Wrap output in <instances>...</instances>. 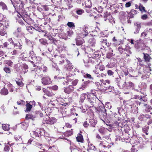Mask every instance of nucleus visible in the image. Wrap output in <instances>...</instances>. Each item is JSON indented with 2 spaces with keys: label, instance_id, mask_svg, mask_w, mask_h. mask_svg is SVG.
Here are the masks:
<instances>
[{
  "label": "nucleus",
  "instance_id": "nucleus-1",
  "mask_svg": "<svg viewBox=\"0 0 152 152\" xmlns=\"http://www.w3.org/2000/svg\"><path fill=\"white\" fill-rule=\"evenodd\" d=\"M96 100H99L95 96L92 97L88 95L87 98H86L85 101V102L86 103V104L87 105L88 107L90 109L94 106L96 103Z\"/></svg>",
  "mask_w": 152,
  "mask_h": 152
},
{
  "label": "nucleus",
  "instance_id": "nucleus-2",
  "mask_svg": "<svg viewBox=\"0 0 152 152\" xmlns=\"http://www.w3.org/2000/svg\"><path fill=\"white\" fill-rule=\"evenodd\" d=\"M42 68L38 66L31 71V74L34 75L35 77L37 78L38 77L43 76L44 75L42 73Z\"/></svg>",
  "mask_w": 152,
  "mask_h": 152
},
{
  "label": "nucleus",
  "instance_id": "nucleus-3",
  "mask_svg": "<svg viewBox=\"0 0 152 152\" xmlns=\"http://www.w3.org/2000/svg\"><path fill=\"white\" fill-rule=\"evenodd\" d=\"M131 142L133 144V146L138 149L141 148L142 147V139H138L137 137L131 140Z\"/></svg>",
  "mask_w": 152,
  "mask_h": 152
},
{
  "label": "nucleus",
  "instance_id": "nucleus-4",
  "mask_svg": "<svg viewBox=\"0 0 152 152\" xmlns=\"http://www.w3.org/2000/svg\"><path fill=\"white\" fill-rule=\"evenodd\" d=\"M85 66L86 67H89L91 64H96L97 61L96 58L90 57L87 59H85L83 60Z\"/></svg>",
  "mask_w": 152,
  "mask_h": 152
},
{
  "label": "nucleus",
  "instance_id": "nucleus-5",
  "mask_svg": "<svg viewBox=\"0 0 152 152\" xmlns=\"http://www.w3.org/2000/svg\"><path fill=\"white\" fill-rule=\"evenodd\" d=\"M97 111L98 112L99 117L104 122V121L102 119V118H106L107 114L104 106L103 105L99 108H98Z\"/></svg>",
  "mask_w": 152,
  "mask_h": 152
},
{
  "label": "nucleus",
  "instance_id": "nucleus-6",
  "mask_svg": "<svg viewBox=\"0 0 152 152\" xmlns=\"http://www.w3.org/2000/svg\"><path fill=\"white\" fill-rule=\"evenodd\" d=\"M41 77H42L41 82L43 85H47L50 84L51 83L50 79L48 76V74H44Z\"/></svg>",
  "mask_w": 152,
  "mask_h": 152
},
{
  "label": "nucleus",
  "instance_id": "nucleus-7",
  "mask_svg": "<svg viewBox=\"0 0 152 152\" xmlns=\"http://www.w3.org/2000/svg\"><path fill=\"white\" fill-rule=\"evenodd\" d=\"M151 64H148V66H146L145 67L143 68V72H141L140 73L142 74V75H145L144 74L146 73L147 74L148 76L149 75L151 74V73L150 72L151 70Z\"/></svg>",
  "mask_w": 152,
  "mask_h": 152
},
{
  "label": "nucleus",
  "instance_id": "nucleus-8",
  "mask_svg": "<svg viewBox=\"0 0 152 152\" xmlns=\"http://www.w3.org/2000/svg\"><path fill=\"white\" fill-rule=\"evenodd\" d=\"M140 92L144 96L135 95L134 97V98L136 99H139L141 101H142L144 102H146L147 101V98L146 97L147 95L145 94V93L144 92L142 93L140 91Z\"/></svg>",
  "mask_w": 152,
  "mask_h": 152
},
{
  "label": "nucleus",
  "instance_id": "nucleus-9",
  "mask_svg": "<svg viewBox=\"0 0 152 152\" xmlns=\"http://www.w3.org/2000/svg\"><path fill=\"white\" fill-rule=\"evenodd\" d=\"M100 44L105 49L106 47H108L109 45V43H108L107 39L105 38H101L99 39Z\"/></svg>",
  "mask_w": 152,
  "mask_h": 152
},
{
  "label": "nucleus",
  "instance_id": "nucleus-10",
  "mask_svg": "<svg viewBox=\"0 0 152 152\" xmlns=\"http://www.w3.org/2000/svg\"><path fill=\"white\" fill-rule=\"evenodd\" d=\"M75 88L72 85H69L68 86L64 88V91L66 94H69L74 90Z\"/></svg>",
  "mask_w": 152,
  "mask_h": 152
},
{
  "label": "nucleus",
  "instance_id": "nucleus-11",
  "mask_svg": "<svg viewBox=\"0 0 152 152\" xmlns=\"http://www.w3.org/2000/svg\"><path fill=\"white\" fill-rule=\"evenodd\" d=\"M27 30L31 34H33L34 33H35V32L37 31H38L39 32L40 31H42V32L43 31L42 30H41L40 28L37 27H36V28H34L32 26L28 27L27 29Z\"/></svg>",
  "mask_w": 152,
  "mask_h": 152
},
{
  "label": "nucleus",
  "instance_id": "nucleus-12",
  "mask_svg": "<svg viewBox=\"0 0 152 152\" xmlns=\"http://www.w3.org/2000/svg\"><path fill=\"white\" fill-rule=\"evenodd\" d=\"M135 30L134 31V33L137 34L139 33L140 30L141 28V24L139 22H136L134 23Z\"/></svg>",
  "mask_w": 152,
  "mask_h": 152
},
{
  "label": "nucleus",
  "instance_id": "nucleus-13",
  "mask_svg": "<svg viewBox=\"0 0 152 152\" xmlns=\"http://www.w3.org/2000/svg\"><path fill=\"white\" fill-rule=\"evenodd\" d=\"M42 91L44 93V95H46L48 96H52L54 95L53 93L51 90H48L44 88L42 89Z\"/></svg>",
  "mask_w": 152,
  "mask_h": 152
},
{
  "label": "nucleus",
  "instance_id": "nucleus-14",
  "mask_svg": "<svg viewBox=\"0 0 152 152\" xmlns=\"http://www.w3.org/2000/svg\"><path fill=\"white\" fill-rule=\"evenodd\" d=\"M46 124H52L55 123L57 121V119L54 117L49 118L48 119L45 120Z\"/></svg>",
  "mask_w": 152,
  "mask_h": 152
},
{
  "label": "nucleus",
  "instance_id": "nucleus-15",
  "mask_svg": "<svg viewBox=\"0 0 152 152\" xmlns=\"http://www.w3.org/2000/svg\"><path fill=\"white\" fill-rule=\"evenodd\" d=\"M88 95L86 94L83 93L81 94L80 96L79 102L80 103H82L84 102V100L87 98Z\"/></svg>",
  "mask_w": 152,
  "mask_h": 152
},
{
  "label": "nucleus",
  "instance_id": "nucleus-16",
  "mask_svg": "<svg viewBox=\"0 0 152 152\" xmlns=\"http://www.w3.org/2000/svg\"><path fill=\"white\" fill-rule=\"evenodd\" d=\"M90 28L91 27L88 25H85L83 28V31L86 34L88 35L90 31Z\"/></svg>",
  "mask_w": 152,
  "mask_h": 152
},
{
  "label": "nucleus",
  "instance_id": "nucleus-17",
  "mask_svg": "<svg viewBox=\"0 0 152 152\" xmlns=\"http://www.w3.org/2000/svg\"><path fill=\"white\" fill-rule=\"evenodd\" d=\"M115 66V63L113 60H111L110 61L108 62L106 65V66L108 68H112Z\"/></svg>",
  "mask_w": 152,
  "mask_h": 152
},
{
  "label": "nucleus",
  "instance_id": "nucleus-18",
  "mask_svg": "<svg viewBox=\"0 0 152 152\" xmlns=\"http://www.w3.org/2000/svg\"><path fill=\"white\" fill-rule=\"evenodd\" d=\"M144 111L146 112H149L152 109V107L147 104H144Z\"/></svg>",
  "mask_w": 152,
  "mask_h": 152
},
{
  "label": "nucleus",
  "instance_id": "nucleus-19",
  "mask_svg": "<svg viewBox=\"0 0 152 152\" xmlns=\"http://www.w3.org/2000/svg\"><path fill=\"white\" fill-rule=\"evenodd\" d=\"M143 54L144 55L143 58L145 61L147 62H149L150 60L151 59L150 56L147 53H143Z\"/></svg>",
  "mask_w": 152,
  "mask_h": 152
},
{
  "label": "nucleus",
  "instance_id": "nucleus-20",
  "mask_svg": "<svg viewBox=\"0 0 152 152\" xmlns=\"http://www.w3.org/2000/svg\"><path fill=\"white\" fill-rule=\"evenodd\" d=\"M37 117L36 115H33L32 114H26V118L27 120L29 119H32L33 120H34L35 118Z\"/></svg>",
  "mask_w": 152,
  "mask_h": 152
},
{
  "label": "nucleus",
  "instance_id": "nucleus-21",
  "mask_svg": "<svg viewBox=\"0 0 152 152\" xmlns=\"http://www.w3.org/2000/svg\"><path fill=\"white\" fill-rule=\"evenodd\" d=\"M80 38H77V37L76 39V43L77 45H82L84 42L83 39L81 40Z\"/></svg>",
  "mask_w": 152,
  "mask_h": 152
},
{
  "label": "nucleus",
  "instance_id": "nucleus-22",
  "mask_svg": "<svg viewBox=\"0 0 152 152\" xmlns=\"http://www.w3.org/2000/svg\"><path fill=\"white\" fill-rule=\"evenodd\" d=\"M96 40L95 39H91L88 41L89 46L93 47L96 44Z\"/></svg>",
  "mask_w": 152,
  "mask_h": 152
},
{
  "label": "nucleus",
  "instance_id": "nucleus-23",
  "mask_svg": "<svg viewBox=\"0 0 152 152\" xmlns=\"http://www.w3.org/2000/svg\"><path fill=\"white\" fill-rule=\"evenodd\" d=\"M88 35L86 34L85 33L83 32L82 33H80L79 34H77V38H80L82 39H83V38H85V37L87 36Z\"/></svg>",
  "mask_w": 152,
  "mask_h": 152
},
{
  "label": "nucleus",
  "instance_id": "nucleus-24",
  "mask_svg": "<svg viewBox=\"0 0 152 152\" xmlns=\"http://www.w3.org/2000/svg\"><path fill=\"white\" fill-rule=\"evenodd\" d=\"M35 63H39L40 62L41 58L39 56H35L34 57L33 59H32Z\"/></svg>",
  "mask_w": 152,
  "mask_h": 152
},
{
  "label": "nucleus",
  "instance_id": "nucleus-25",
  "mask_svg": "<svg viewBox=\"0 0 152 152\" xmlns=\"http://www.w3.org/2000/svg\"><path fill=\"white\" fill-rule=\"evenodd\" d=\"M89 122L90 126L93 127H94L97 123L96 121L94 119H90Z\"/></svg>",
  "mask_w": 152,
  "mask_h": 152
},
{
  "label": "nucleus",
  "instance_id": "nucleus-26",
  "mask_svg": "<svg viewBox=\"0 0 152 152\" xmlns=\"http://www.w3.org/2000/svg\"><path fill=\"white\" fill-rule=\"evenodd\" d=\"M138 13V12L136 10H132L129 14L130 17L131 18H133L134 16L137 14Z\"/></svg>",
  "mask_w": 152,
  "mask_h": 152
},
{
  "label": "nucleus",
  "instance_id": "nucleus-27",
  "mask_svg": "<svg viewBox=\"0 0 152 152\" xmlns=\"http://www.w3.org/2000/svg\"><path fill=\"white\" fill-rule=\"evenodd\" d=\"M77 140L78 142H83V136L80 134H79L76 137Z\"/></svg>",
  "mask_w": 152,
  "mask_h": 152
},
{
  "label": "nucleus",
  "instance_id": "nucleus-28",
  "mask_svg": "<svg viewBox=\"0 0 152 152\" xmlns=\"http://www.w3.org/2000/svg\"><path fill=\"white\" fill-rule=\"evenodd\" d=\"M0 93L2 95H6L8 94V91L7 89L4 88L1 90Z\"/></svg>",
  "mask_w": 152,
  "mask_h": 152
},
{
  "label": "nucleus",
  "instance_id": "nucleus-29",
  "mask_svg": "<svg viewBox=\"0 0 152 152\" xmlns=\"http://www.w3.org/2000/svg\"><path fill=\"white\" fill-rule=\"evenodd\" d=\"M52 7L50 5H42L41 6V8L42 9V10H44L45 11H48L49 9H50L51 7Z\"/></svg>",
  "mask_w": 152,
  "mask_h": 152
},
{
  "label": "nucleus",
  "instance_id": "nucleus-30",
  "mask_svg": "<svg viewBox=\"0 0 152 152\" xmlns=\"http://www.w3.org/2000/svg\"><path fill=\"white\" fill-rule=\"evenodd\" d=\"M0 6L3 10H7V7L6 4L3 2H0Z\"/></svg>",
  "mask_w": 152,
  "mask_h": 152
},
{
  "label": "nucleus",
  "instance_id": "nucleus-31",
  "mask_svg": "<svg viewBox=\"0 0 152 152\" xmlns=\"http://www.w3.org/2000/svg\"><path fill=\"white\" fill-rule=\"evenodd\" d=\"M85 7L86 8H90L91 7V3L90 0H88L85 2Z\"/></svg>",
  "mask_w": 152,
  "mask_h": 152
},
{
  "label": "nucleus",
  "instance_id": "nucleus-32",
  "mask_svg": "<svg viewBox=\"0 0 152 152\" xmlns=\"http://www.w3.org/2000/svg\"><path fill=\"white\" fill-rule=\"evenodd\" d=\"M90 83V81L89 80L86 81L84 82L82 84L80 88H86L87 85Z\"/></svg>",
  "mask_w": 152,
  "mask_h": 152
},
{
  "label": "nucleus",
  "instance_id": "nucleus-33",
  "mask_svg": "<svg viewBox=\"0 0 152 152\" xmlns=\"http://www.w3.org/2000/svg\"><path fill=\"white\" fill-rule=\"evenodd\" d=\"M72 129H71V130L66 131L64 133V135L66 137H68L72 135L73 133L72 131Z\"/></svg>",
  "mask_w": 152,
  "mask_h": 152
},
{
  "label": "nucleus",
  "instance_id": "nucleus-34",
  "mask_svg": "<svg viewBox=\"0 0 152 152\" xmlns=\"http://www.w3.org/2000/svg\"><path fill=\"white\" fill-rule=\"evenodd\" d=\"M100 142L99 143V146L100 148H107V145H106V144H104V143H106V142H104L103 141H100Z\"/></svg>",
  "mask_w": 152,
  "mask_h": 152
},
{
  "label": "nucleus",
  "instance_id": "nucleus-35",
  "mask_svg": "<svg viewBox=\"0 0 152 152\" xmlns=\"http://www.w3.org/2000/svg\"><path fill=\"white\" fill-rule=\"evenodd\" d=\"M26 109L25 110L26 111H30L31 109L32 105L30 103H27L26 105Z\"/></svg>",
  "mask_w": 152,
  "mask_h": 152
},
{
  "label": "nucleus",
  "instance_id": "nucleus-36",
  "mask_svg": "<svg viewBox=\"0 0 152 152\" xmlns=\"http://www.w3.org/2000/svg\"><path fill=\"white\" fill-rule=\"evenodd\" d=\"M139 10L142 12H146L147 11L145 10V9L142 5L141 4H139Z\"/></svg>",
  "mask_w": 152,
  "mask_h": 152
},
{
  "label": "nucleus",
  "instance_id": "nucleus-37",
  "mask_svg": "<svg viewBox=\"0 0 152 152\" xmlns=\"http://www.w3.org/2000/svg\"><path fill=\"white\" fill-rule=\"evenodd\" d=\"M4 71L7 74H10L11 71L10 68L5 67L3 68Z\"/></svg>",
  "mask_w": 152,
  "mask_h": 152
},
{
  "label": "nucleus",
  "instance_id": "nucleus-38",
  "mask_svg": "<svg viewBox=\"0 0 152 152\" xmlns=\"http://www.w3.org/2000/svg\"><path fill=\"white\" fill-rule=\"evenodd\" d=\"M2 127L5 131H8L10 129L9 125L8 124H2Z\"/></svg>",
  "mask_w": 152,
  "mask_h": 152
},
{
  "label": "nucleus",
  "instance_id": "nucleus-39",
  "mask_svg": "<svg viewBox=\"0 0 152 152\" xmlns=\"http://www.w3.org/2000/svg\"><path fill=\"white\" fill-rule=\"evenodd\" d=\"M40 43L44 45H46L48 44L46 40L44 39H42L39 40Z\"/></svg>",
  "mask_w": 152,
  "mask_h": 152
},
{
  "label": "nucleus",
  "instance_id": "nucleus-40",
  "mask_svg": "<svg viewBox=\"0 0 152 152\" xmlns=\"http://www.w3.org/2000/svg\"><path fill=\"white\" fill-rule=\"evenodd\" d=\"M3 22L4 24V28H7V26H9V22L8 21L5 20L4 21H1Z\"/></svg>",
  "mask_w": 152,
  "mask_h": 152
},
{
  "label": "nucleus",
  "instance_id": "nucleus-41",
  "mask_svg": "<svg viewBox=\"0 0 152 152\" xmlns=\"http://www.w3.org/2000/svg\"><path fill=\"white\" fill-rule=\"evenodd\" d=\"M149 129V126H145L142 129V130L143 132L145 133V134L147 135H148V134L147 132L148 130Z\"/></svg>",
  "mask_w": 152,
  "mask_h": 152
},
{
  "label": "nucleus",
  "instance_id": "nucleus-42",
  "mask_svg": "<svg viewBox=\"0 0 152 152\" xmlns=\"http://www.w3.org/2000/svg\"><path fill=\"white\" fill-rule=\"evenodd\" d=\"M8 88L10 92H13L14 90V88L12 84H9L8 86Z\"/></svg>",
  "mask_w": 152,
  "mask_h": 152
},
{
  "label": "nucleus",
  "instance_id": "nucleus-43",
  "mask_svg": "<svg viewBox=\"0 0 152 152\" xmlns=\"http://www.w3.org/2000/svg\"><path fill=\"white\" fill-rule=\"evenodd\" d=\"M83 77L85 78H87L90 80H93L94 78L90 74H87L83 75Z\"/></svg>",
  "mask_w": 152,
  "mask_h": 152
},
{
  "label": "nucleus",
  "instance_id": "nucleus-44",
  "mask_svg": "<svg viewBox=\"0 0 152 152\" xmlns=\"http://www.w3.org/2000/svg\"><path fill=\"white\" fill-rule=\"evenodd\" d=\"M14 45V47H18L20 49H21L22 47V45L20 44V42H18L17 43H14L13 44Z\"/></svg>",
  "mask_w": 152,
  "mask_h": 152
},
{
  "label": "nucleus",
  "instance_id": "nucleus-45",
  "mask_svg": "<svg viewBox=\"0 0 152 152\" xmlns=\"http://www.w3.org/2000/svg\"><path fill=\"white\" fill-rule=\"evenodd\" d=\"M5 62L6 64L9 66H12L13 65V63L11 60H6Z\"/></svg>",
  "mask_w": 152,
  "mask_h": 152
},
{
  "label": "nucleus",
  "instance_id": "nucleus-46",
  "mask_svg": "<svg viewBox=\"0 0 152 152\" xmlns=\"http://www.w3.org/2000/svg\"><path fill=\"white\" fill-rule=\"evenodd\" d=\"M118 49L120 54L123 53L124 52L125 50V49L123 48L121 46H120L118 47Z\"/></svg>",
  "mask_w": 152,
  "mask_h": 152
},
{
  "label": "nucleus",
  "instance_id": "nucleus-47",
  "mask_svg": "<svg viewBox=\"0 0 152 152\" xmlns=\"http://www.w3.org/2000/svg\"><path fill=\"white\" fill-rule=\"evenodd\" d=\"M67 25L70 28H73L75 27L74 23L72 22H69L67 23Z\"/></svg>",
  "mask_w": 152,
  "mask_h": 152
},
{
  "label": "nucleus",
  "instance_id": "nucleus-48",
  "mask_svg": "<svg viewBox=\"0 0 152 152\" xmlns=\"http://www.w3.org/2000/svg\"><path fill=\"white\" fill-rule=\"evenodd\" d=\"M35 113L36 114V116H37V117L38 115H39L41 117H42L43 116V113L39 111H35Z\"/></svg>",
  "mask_w": 152,
  "mask_h": 152
},
{
  "label": "nucleus",
  "instance_id": "nucleus-49",
  "mask_svg": "<svg viewBox=\"0 0 152 152\" xmlns=\"http://www.w3.org/2000/svg\"><path fill=\"white\" fill-rule=\"evenodd\" d=\"M6 28H3V29H2L0 31V35L1 36H4L5 34H6V32L4 30Z\"/></svg>",
  "mask_w": 152,
  "mask_h": 152
},
{
  "label": "nucleus",
  "instance_id": "nucleus-50",
  "mask_svg": "<svg viewBox=\"0 0 152 152\" xmlns=\"http://www.w3.org/2000/svg\"><path fill=\"white\" fill-rule=\"evenodd\" d=\"M61 38L66 40H67L68 39V37L66 36V34L64 33H61Z\"/></svg>",
  "mask_w": 152,
  "mask_h": 152
},
{
  "label": "nucleus",
  "instance_id": "nucleus-51",
  "mask_svg": "<svg viewBox=\"0 0 152 152\" xmlns=\"http://www.w3.org/2000/svg\"><path fill=\"white\" fill-rule=\"evenodd\" d=\"M29 54L30 55L29 56L31 57V59H33L34 57L35 56L34 52L32 50L29 52Z\"/></svg>",
  "mask_w": 152,
  "mask_h": 152
},
{
  "label": "nucleus",
  "instance_id": "nucleus-52",
  "mask_svg": "<svg viewBox=\"0 0 152 152\" xmlns=\"http://www.w3.org/2000/svg\"><path fill=\"white\" fill-rule=\"evenodd\" d=\"M84 12V11L82 9L78 10L76 11V13L78 15H81Z\"/></svg>",
  "mask_w": 152,
  "mask_h": 152
},
{
  "label": "nucleus",
  "instance_id": "nucleus-53",
  "mask_svg": "<svg viewBox=\"0 0 152 152\" xmlns=\"http://www.w3.org/2000/svg\"><path fill=\"white\" fill-rule=\"evenodd\" d=\"M107 2L106 1L102 0L101 2V4L102 6L105 7H106L107 6Z\"/></svg>",
  "mask_w": 152,
  "mask_h": 152
},
{
  "label": "nucleus",
  "instance_id": "nucleus-54",
  "mask_svg": "<svg viewBox=\"0 0 152 152\" xmlns=\"http://www.w3.org/2000/svg\"><path fill=\"white\" fill-rule=\"evenodd\" d=\"M105 69V66L103 64H101L99 66V69L101 71H103Z\"/></svg>",
  "mask_w": 152,
  "mask_h": 152
},
{
  "label": "nucleus",
  "instance_id": "nucleus-55",
  "mask_svg": "<svg viewBox=\"0 0 152 152\" xmlns=\"http://www.w3.org/2000/svg\"><path fill=\"white\" fill-rule=\"evenodd\" d=\"M27 125L26 123H22L21 124V127L24 130H26L27 128Z\"/></svg>",
  "mask_w": 152,
  "mask_h": 152
},
{
  "label": "nucleus",
  "instance_id": "nucleus-56",
  "mask_svg": "<svg viewBox=\"0 0 152 152\" xmlns=\"http://www.w3.org/2000/svg\"><path fill=\"white\" fill-rule=\"evenodd\" d=\"M110 141L109 142H106V143H104V144H106V145H107V148H110L111 146V145H113V143L110 142Z\"/></svg>",
  "mask_w": 152,
  "mask_h": 152
},
{
  "label": "nucleus",
  "instance_id": "nucleus-57",
  "mask_svg": "<svg viewBox=\"0 0 152 152\" xmlns=\"http://www.w3.org/2000/svg\"><path fill=\"white\" fill-rule=\"evenodd\" d=\"M16 83L18 86L21 87L23 86L24 85L23 83L21 81H16Z\"/></svg>",
  "mask_w": 152,
  "mask_h": 152
},
{
  "label": "nucleus",
  "instance_id": "nucleus-58",
  "mask_svg": "<svg viewBox=\"0 0 152 152\" xmlns=\"http://www.w3.org/2000/svg\"><path fill=\"white\" fill-rule=\"evenodd\" d=\"M99 36L100 38L107 37V35H105L103 31H100V32Z\"/></svg>",
  "mask_w": 152,
  "mask_h": 152
},
{
  "label": "nucleus",
  "instance_id": "nucleus-59",
  "mask_svg": "<svg viewBox=\"0 0 152 152\" xmlns=\"http://www.w3.org/2000/svg\"><path fill=\"white\" fill-rule=\"evenodd\" d=\"M139 119L141 121L145 120L144 114H142L140 115V116L139 117Z\"/></svg>",
  "mask_w": 152,
  "mask_h": 152
},
{
  "label": "nucleus",
  "instance_id": "nucleus-60",
  "mask_svg": "<svg viewBox=\"0 0 152 152\" xmlns=\"http://www.w3.org/2000/svg\"><path fill=\"white\" fill-rule=\"evenodd\" d=\"M78 80L75 79L72 82V84L73 86H75L77 83L78 82Z\"/></svg>",
  "mask_w": 152,
  "mask_h": 152
},
{
  "label": "nucleus",
  "instance_id": "nucleus-61",
  "mask_svg": "<svg viewBox=\"0 0 152 152\" xmlns=\"http://www.w3.org/2000/svg\"><path fill=\"white\" fill-rule=\"evenodd\" d=\"M93 72L95 74H98V75L96 76L97 77H100V74L99 73L97 69L93 70Z\"/></svg>",
  "mask_w": 152,
  "mask_h": 152
},
{
  "label": "nucleus",
  "instance_id": "nucleus-62",
  "mask_svg": "<svg viewBox=\"0 0 152 152\" xmlns=\"http://www.w3.org/2000/svg\"><path fill=\"white\" fill-rule=\"evenodd\" d=\"M28 66L27 65L25 64L23 65V69L25 70V71H23L24 73L27 72L28 71L27 69H28Z\"/></svg>",
  "mask_w": 152,
  "mask_h": 152
},
{
  "label": "nucleus",
  "instance_id": "nucleus-63",
  "mask_svg": "<svg viewBox=\"0 0 152 152\" xmlns=\"http://www.w3.org/2000/svg\"><path fill=\"white\" fill-rule=\"evenodd\" d=\"M144 117L145 118V120L147 119H150L151 118V116L148 114H145Z\"/></svg>",
  "mask_w": 152,
  "mask_h": 152
},
{
  "label": "nucleus",
  "instance_id": "nucleus-64",
  "mask_svg": "<svg viewBox=\"0 0 152 152\" xmlns=\"http://www.w3.org/2000/svg\"><path fill=\"white\" fill-rule=\"evenodd\" d=\"M148 125L151 126L152 128V118L149 120L147 123Z\"/></svg>",
  "mask_w": 152,
  "mask_h": 152
}]
</instances>
